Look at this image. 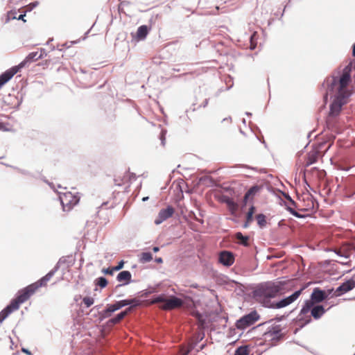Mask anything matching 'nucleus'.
Masks as SVG:
<instances>
[{"label":"nucleus","mask_w":355,"mask_h":355,"mask_svg":"<svg viewBox=\"0 0 355 355\" xmlns=\"http://www.w3.org/2000/svg\"><path fill=\"white\" fill-rule=\"evenodd\" d=\"M166 295L163 294V293L155 295L151 298V303L156 304V303H159V302H162L164 304L165 300H166Z\"/></svg>","instance_id":"31"},{"label":"nucleus","mask_w":355,"mask_h":355,"mask_svg":"<svg viewBox=\"0 0 355 355\" xmlns=\"http://www.w3.org/2000/svg\"><path fill=\"white\" fill-rule=\"evenodd\" d=\"M19 71L20 69L19 67L15 65L1 73L0 74V85L3 87L8 81H10L12 78Z\"/></svg>","instance_id":"11"},{"label":"nucleus","mask_w":355,"mask_h":355,"mask_svg":"<svg viewBox=\"0 0 355 355\" xmlns=\"http://www.w3.org/2000/svg\"><path fill=\"white\" fill-rule=\"evenodd\" d=\"M250 350L247 345H241L238 347L235 351L234 355H249Z\"/></svg>","instance_id":"29"},{"label":"nucleus","mask_w":355,"mask_h":355,"mask_svg":"<svg viewBox=\"0 0 355 355\" xmlns=\"http://www.w3.org/2000/svg\"><path fill=\"white\" fill-rule=\"evenodd\" d=\"M261 187L257 184L251 187L245 193V201H252L254 196L260 191Z\"/></svg>","instance_id":"23"},{"label":"nucleus","mask_w":355,"mask_h":355,"mask_svg":"<svg viewBox=\"0 0 355 355\" xmlns=\"http://www.w3.org/2000/svg\"><path fill=\"white\" fill-rule=\"evenodd\" d=\"M305 287H302L295 292H293L291 295L283 297L278 301H273L272 304H270V309H279L282 308H284L293 302H294L300 296L302 291L304 290Z\"/></svg>","instance_id":"8"},{"label":"nucleus","mask_w":355,"mask_h":355,"mask_svg":"<svg viewBox=\"0 0 355 355\" xmlns=\"http://www.w3.org/2000/svg\"><path fill=\"white\" fill-rule=\"evenodd\" d=\"M128 180L131 183L132 181H135L137 179L136 174L134 173H130L129 169L128 170Z\"/></svg>","instance_id":"45"},{"label":"nucleus","mask_w":355,"mask_h":355,"mask_svg":"<svg viewBox=\"0 0 355 355\" xmlns=\"http://www.w3.org/2000/svg\"><path fill=\"white\" fill-rule=\"evenodd\" d=\"M40 53L38 55V58H40V59L46 58L48 55V52L46 51V50L45 49L41 48L40 49Z\"/></svg>","instance_id":"44"},{"label":"nucleus","mask_w":355,"mask_h":355,"mask_svg":"<svg viewBox=\"0 0 355 355\" xmlns=\"http://www.w3.org/2000/svg\"><path fill=\"white\" fill-rule=\"evenodd\" d=\"M205 337V334H198L197 338H196V345H197L198 343L200 342Z\"/></svg>","instance_id":"49"},{"label":"nucleus","mask_w":355,"mask_h":355,"mask_svg":"<svg viewBox=\"0 0 355 355\" xmlns=\"http://www.w3.org/2000/svg\"><path fill=\"white\" fill-rule=\"evenodd\" d=\"M15 12H13L12 10L8 12L7 19L6 20V23H8L10 19H17V20H21L24 22H26V19L24 17H26V12H24L22 14H20L18 17H16L15 15Z\"/></svg>","instance_id":"27"},{"label":"nucleus","mask_w":355,"mask_h":355,"mask_svg":"<svg viewBox=\"0 0 355 355\" xmlns=\"http://www.w3.org/2000/svg\"><path fill=\"white\" fill-rule=\"evenodd\" d=\"M256 137H257V139L258 140H259L261 143H263V144H266V142H265V140L263 139V136L259 137V136L257 135V136H256Z\"/></svg>","instance_id":"58"},{"label":"nucleus","mask_w":355,"mask_h":355,"mask_svg":"<svg viewBox=\"0 0 355 355\" xmlns=\"http://www.w3.org/2000/svg\"><path fill=\"white\" fill-rule=\"evenodd\" d=\"M153 260V254L150 252H144L139 256V261L141 263H146Z\"/></svg>","instance_id":"26"},{"label":"nucleus","mask_w":355,"mask_h":355,"mask_svg":"<svg viewBox=\"0 0 355 355\" xmlns=\"http://www.w3.org/2000/svg\"><path fill=\"white\" fill-rule=\"evenodd\" d=\"M256 210H257V209H256V207H255L253 205H252L250 207V208H249V209H248V214H252V215L254 216V213H255Z\"/></svg>","instance_id":"48"},{"label":"nucleus","mask_w":355,"mask_h":355,"mask_svg":"<svg viewBox=\"0 0 355 355\" xmlns=\"http://www.w3.org/2000/svg\"><path fill=\"white\" fill-rule=\"evenodd\" d=\"M12 167L13 168H15V170H17L19 173H21L22 175H28V176H31L33 178H35V176L32 173H31L30 171H28L26 169L20 168H18L16 166H12Z\"/></svg>","instance_id":"36"},{"label":"nucleus","mask_w":355,"mask_h":355,"mask_svg":"<svg viewBox=\"0 0 355 355\" xmlns=\"http://www.w3.org/2000/svg\"><path fill=\"white\" fill-rule=\"evenodd\" d=\"M284 328L280 324H272L268 325L266 331L263 334L265 339H268L272 343H279L282 340L286 335L283 332Z\"/></svg>","instance_id":"5"},{"label":"nucleus","mask_w":355,"mask_h":355,"mask_svg":"<svg viewBox=\"0 0 355 355\" xmlns=\"http://www.w3.org/2000/svg\"><path fill=\"white\" fill-rule=\"evenodd\" d=\"M154 292V290L153 289H151L150 291L148 290H144L142 291V295L141 296L144 297H147L150 293H153Z\"/></svg>","instance_id":"47"},{"label":"nucleus","mask_w":355,"mask_h":355,"mask_svg":"<svg viewBox=\"0 0 355 355\" xmlns=\"http://www.w3.org/2000/svg\"><path fill=\"white\" fill-rule=\"evenodd\" d=\"M206 182H209L211 184H213L214 182L212 178H211L209 176H202L198 179L196 185L200 186L201 184H205Z\"/></svg>","instance_id":"32"},{"label":"nucleus","mask_w":355,"mask_h":355,"mask_svg":"<svg viewBox=\"0 0 355 355\" xmlns=\"http://www.w3.org/2000/svg\"><path fill=\"white\" fill-rule=\"evenodd\" d=\"M324 295V290H322L319 287H315L313 288L310 295V298L304 302L298 315V320L302 322L300 325V328H303L304 326L311 322L312 320L311 317H304V315L309 313V308L313 306V304H319L324 300H327V296Z\"/></svg>","instance_id":"3"},{"label":"nucleus","mask_w":355,"mask_h":355,"mask_svg":"<svg viewBox=\"0 0 355 355\" xmlns=\"http://www.w3.org/2000/svg\"><path fill=\"white\" fill-rule=\"evenodd\" d=\"M39 4V2L38 1H33L30 3V6H31L32 8H34L35 7H37Z\"/></svg>","instance_id":"53"},{"label":"nucleus","mask_w":355,"mask_h":355,"mask_svg":"<svg viewBox=\"0 0 355 355\" xmlns=\"http://www.w3.org/2000/svg\"><path fill=\"white\" fill-rule=\"evenodd\" d=\"M35 291L36 290L31 284L18 291L15 298L12 299L10 302L14 304L15 308L19 309L20 305L28 300L31 296L35 293Z\"/></svg>","instance_id":"6"},{"label":"nucleus","mask_w":355,"mask_h":355,"mask_svg":"<svg viewBox=\"0 0 355 355\" xmlns=\"http://www.w3.org/2000/svg\"><path fill=\"white\" fill-rule=\"evenodd\" d=\"M188 217H189L190 218H192L198 222H200L201 224H203V223H204L203 220H200L198 218V216H196V213L193 211H190L189 212Z\"/></svg>","instance_id":"39"},{"label":"nucleus","mask_w":355,"mask_h":355,"mask_svg":"<svg viewBox=\"0 0 355 355\" xmlns=\"http://www.w3.org/2000/svg\"><path fill=\"white\" fill-rule=\"evenodd\" d=\"M355 288V279L350 278L343 282L335 291V296L339 297Z\"/></svg>","instance_id":"9"},{"label":"nucleus","mask_w":355,"mask_h":355,"mask_svg":"<svg viewBox=\"0 0 355 355\" xmlns=\"http://www.w3.org/2000/svg\"><path fill=\"white\" fill-rule=\"evenodd\" d=\"M285 318H286V315H280V316L277 315L274 319L270 320H268V321H267V322H266L264 323H262V324H259V326L265 325V324H269L273 320H275L277 322H280V321L283 320Z\"/></svg>","instance_id":"38"},{"label":"nucleus","mask_w":355,"mask_h":355,"mask_svg":"<svg viewBox=\"0 0 355 355\" xmlns=\"http://www.w3.org/2000/svg\"><path fill=\"white\" fill-rule=\"evenodd\" d=\"M209 98H205L203 103L199 106L200 107H206L209 103Z\"/></svg>","instance_id":"52"},{"label":"nucleus","mask_w":355,"mask_h":355,"mask_svg":"<svg viewBox=\"0 0 355 355\" xmlns=\"http://www.w3.org/2000/svg\"><path fill=\"white\" fill-rule=\"evenodd\" d=\"M183 300L173 295H170L168 297H166L164 303V308L167 309H171L182 306Z\"/></svg>","instance_id":"14"},{"label":"nucleus","mask_w":355,"mask_h":355,"mask_svg":"<svg viewBox=\"0 0 355 355\" xmlns=\"http://www.w3.org/2000/svg\"><path fill=\"white\" fill-rule=\"evenodd\" d=\"M234 239H235L239 245L243 246L248 247L250 245V236L243 235L241 232L234 234Z\"/></svg>","instance_id":"21"},{"label":"nucleus","mask_w":355,"mask_h":355,"mask_svg":"<svg viewBox=\"0 0 355 355\" xmlns=\"http://www.w3.org/2000/svg\"><path fill=\"white\" fill-rule=\"evenodd\" d=\"M259 318L260 315L256 310H254L237 320L235 326L238 329L244 330L247 327L254 324Z\"/></svg>","instance_id":"7"},{"label":"nucleus","mask_w":355,"mask_h":355,"mask_svg":"<svg viewBox=\"0 0 355 355\" xmlns=\"http://www.w3.org/2000/svg\"><path fill=\"white\" fill-rule=\"evenodd\" d=\"M38 52L37 51H33L28 54V55L17 66L19 67V69L21 70L22 68L25 67L27 64L36 61L39 59L38 58Z\"/></svg>","instance_id":"19"},{"label":"nucleus","mask_w":355,"mask_h":355,"mask_svg":"<svg viewBox=\"0 0 355 355\" xmlns=\"http://www.w3.org/2000/svg\"><path fill=\"white\" fill-rule=\"evenodd\" d=\"M116 280L121 284L117 285L116 288L126 286L134 282L132 280V274L129 270L120 271L116 275Z\"/></svg>","instance_id":"13"},{"label":"nucleus","mask_w":355,"mask_h":355,"mask_svg":"<svg viewBox=\"0 0 355 355\" xmlns=\"http://www.w3.org/2000/svg\"><path fill=\"white\" fill-rule=\"evenodd\" d=\"M130 309L129 308L116 314L113 318H110L108 320V324H116L119 323L125 318V316L126 315L127 313L130 311Z\"/></svg>","instance_id":"25"},{"label":"nucleus","mask_w":355,"mask_h":355,"mask_svg":"<svg viewBox=\"0 0 355 355\" xmlns=\"http://www.w3.org/2000/svg\"><path fill=\"white\" fill-rule=\"evenodd\" d=\"M102 272L107 275H113L114 272L112 270V267H108L106 268H103Z\"/></svg>","instance_id":"43"},{"label":"nucleus","mask_w":355,"mask_h":355,"mask_svg":"<svg viewBox=\"0 0 355 355\" xmlns=\"http://www.w3.org/2000/svg\"><path fill=\"white\" fill-rule=\"evenodd\" d=\"M286 209L293 216L297 218H303L305 216L302 214H300L299 212L296 211L293 207H291L289 205H287L285 204Z\"/></svg>","instance_id":"33"},{"label":"nucleus","mask_w":355,"mask_h":355,"mask_svg":"<svg viewBox=\"0 0 355 355\" xmlns=\"http://www.w3.org/2000/svg\"><path fill=\"white\" fill-rule=\"evenodd\" d=\"M22 101H23V97H22V96H21L20 100H19L18 103H17V105H16V107H17V109L19 108V106H20V105L21 104Z\"/></svg>","instance_id":"63"},{"label":"nucleus","mask_w":355,"mask_h":355,"mask_svg":"<svg viewBox=\"0 0 355 355\" xmlns=\"http://www.w3.org/2000/svg\"><path fill=\"white\" fill-rule=\"evenodd\" d=\"M289 204L295 207H297V203L292 198L291 200H290L288 201Z\"/></svg>","instance_id":"57"},{"label":"nucleus","mask_w":355,"mask_h":355,"mask_svg":"<svg viewBox=\"0 0 355 355\" xmlns=\"http://www.w3.org/2000/svg\"><path fill=\"white\" fill-rule=\"evenodd\" d=\"M150 28L148 25H141L138 27L135 34L132 33V37L137 41H141L146 38Z\"/></svg>","instance_id":"17"},{"label":"nucleus","mask_w":355,"mask_h":355,"mask_svg":"<svg viewBox=\"0 0 355 355\" xmlns=\"http://www.w3.org/2000/svg\"><path fill=\"white\" fill-rule=\"evenodd\" d=\"M58 270V266L54 267L52 270H51L47 274H46L44 277L40 279L36 282L32 284L33 287L37 291L39 288L42 287L46 284V283L50 280V279L55 275V273Z\"/></svg>","instance_id":"16"},{"label":"nucleus","mask_w":355,"mask_h":355,"mask_svg":"<svg viewBox=\"0 0 355 355\" xmlns=\"http://www.w3.org/2000/svg\"><path fill=\"white\" fill-rule=\"evenodd\" d=\"M153 251L155 253L158 252L159 251V248L158 246H154L153 248Z\"/></svg>","instance_id":"61"},{"label":"nucleus","mask_w":355,"mask_h":355,"mask_svg":"<svg viewBox=\"0 0 355 355\" xmlns=\"http://www.w3.org/2000/svg\"><path fill=\"white\" fill-rule=\"evenodd\" d=\"M250 223H251L250 222L245 221V223L242 225V227L244 229H247L249 227Z\"/></svg>","instance_id":"54"},{"label":"nucleus","mask_w":355,"mask_h":355,"mask_svg":"<svg viewBox=\"0 0 355 355\" xmlns=\"http://www.w3.org/2000/svg\"><path fill=\"white\" fill-rule=\"evenodd\" d=\"M319 156V151L316 149H312L306 156L305 166L308 167L317 162Z\"/></svg>","instance_id":"22"},{"label":"nucleus","mask_w":355,"mask_h":355,"mask_svg":"<svg viewBox=\"0 0 355 355\" xmlns=\"http://www.w3.org/2000/svg\"><path fill=\"white\" fill-rule=\"evenodd\" d=\"M331 307L325 309L324 306L322 304H313V306L309 308V312L311 313V316L315 320H319Z\"/></svg>","instance_id":"15"},{"label":"nucleus","mask_w":355,"mask_h":355,"mask_svg":"<svg viewBox=\"0 0 355 355\" xmlns=\"http://www.w3.org/2000/svg\"><path fill=\"white\" fill-rule=\"evenodd\" d=\"M69 259H70L69 257H62L58 263L55 265L54 267L58 266V269L60 268V266L64 263H67L68 266H69L71 263V261H69Z\"/></svg>","instance_id":"34"},{"label":"nucleus","mask_w":355,"mask_h":355,"mask_svg":"<svg viewBox=\"0 0 355 355\" xmlns=\"http://www.w3.org/2000/svg\"><path fill=\"white\" fill-rule=\"evenodd\" d=\"M83 302L87 308H89L94 304V300L92 297L86 296L83 297Z\"/></svg>","instance_id":"35"},{"label":"nucleus","mask_w":355,"mask_h":355,"mask_svg":"<svg viewBox=\"0 0 355 355\" xmlns=\"http://www.w3.org/2000/svg\"><path fill=\"white\" fill-rule=\"evenodd\" d=\"M175 212V209L171 205H168L166 208L159 210L157 216L156 217L154 223L158 225L162 223L164 220L171 218Z\"/></svg>","instance_id":"10"},{"label":"nucleus","mask_w":355,"mask_h":355,"mask_svg":"<svg viewBox=\"0 0 355 355\" xmlns=\"http://www.w3.org/2000/svg\"><path fill=\"white\" fill-rule=\"evenodd\" d=\"M205 347H206V344H205V343H204V344H202V345L199 347V349H198L197 351H198V352L201 351V350L204 349Z\"/></svg>","instance_id":"62"},{"label":"nucleus","mask_w":355,"mask_h":355,"mask_svg":"<svg viewBox=\"0 0 355 355\" xmlns=\"http://www.w3.org/2000/svg\"><path fill=\"white\" fill-rule=\"evenodd\" d=\"M253 220H254V216L252 214H248L247 212L246 215H245V221L252 223V222H253Z\"/></svg>","instance_id":"46"},{"label":"nucleus","mask_w":355,"mask_h":355,"mask_svg":"<svg viewBox=\"0 0 355 355\" xmlns=\"http://www.w3.org/2000/svg\"><path fill=\"white\" fill-rule=\"evenodd\" d=\"M94 284L101 288H104L107 286L108 281L104 276H101L94 280Z\"/></svg>","instance_id":"28"},{"label":"nucleus","mask_w":355,"mask_h":355,"mask_svg":"<svg viewBox=\"0 0 355 355\" xmlns=\"http://www.w3.org/2000/svg\"><path fill=\"white\" fill-rule=\"evenodd\" d=\"M282 194L286 200H288V201H289L290 200H291L292 198L288 193L282 191Z\"/></svg>","instance_id":"51"},{"label":"nucleus","mask_w":355,"mask_h":355,"mask_svg":"<svg viewBox=\"0 0 355 355\" xmlns=\"http://www.w3.org/2000/svg\"><path fill=\"white\" fill-rule=\"evenodd\" d=\"M72 195L71 193H69L68 194H65L64 197L60 196V203L63 207V210L66 211L65 206L68 207V209L69 210L72 206V203L75 205L76 202H72Z\"/></svg>","instance_id":"24"},{"label":"nucleus","mask_w":355,"mask_h":355,"mask_svg":"<svg viewBox=\"0 0 355 355\" xmlns=\"http://www.w3.org/2000/svg\"><path fill=\"white\" fill-rule=\"evenodd\" d=\"M334 252L339 257H344L345 259L349 258V254L348 252H343L341 250H336Z\"/></svg>","instance_id":"42"},{"label":"nucleus","mask_w":355,"mask_h":355,"mask_svg":"<svg viewBox=\"0 0 355 355\" xmlns=\"http://www.w3.org/2000/svg\"><path fill=\"white\" fill-rule=\"evenodd\" d=\"M130 305L131 307H137L139 305V301L135 299H125L115 302L114 304H107L105 309L99 313V319L101 321L109 318L112 314L121 309V308Z\"/></svg>","instance_id":"4"},{"label":"nucleus","mask_w":355,"mask_h":355,"mask_svg":"<svg viewBox=\"0 0 355 355\" xmlns=\"http://www.w3.org/2000/svg\"><path fill=\"white\" fill-rule=\"evenodd\" d=\"M218 260L224 266L229 267L234 262V254L230 251L223 250L218 254Z\"/></svg>","instance_id":"12"},{"label":"nucleus","mask_w":355,"mask_h":355,"mask_svg":"<svg viewBox=\"0 0 355 355\" xmlns=\"http://www.w3.org/2000/svg\"><path fill=\"white\" fill-rule=\"evenodd\" d=\"M21 351H22L24 353L26 354L27 355H31V351H30L29 349H26V348H24V347H23V348L21 349Z\"/></svg>","instance_id":"56"},{"label":"nucleus","mask_w":355,"mask_h":355,"mask_svg":"<svg viewBox=\"0 0 355 355\" xmlns=\"http://www.w3.org/2000/svg\"><path fill=\"white\" fill-rule=\"evenodd\" d=\"M224 202L227 205L229 211L230 212L231 215L234 216H239V214H238L239 205L238 202L234 201L232 198L225 196Z\"/></svg>","instance_id":"18"},{"label":"nucleus","mask_w":355,"mask_h":355,"mask_svg":"<svg viewBox=\"0 0 355 355\" xmlns=\"http://www.w3.org/2000/svg\"><path fill=\"white\" fill-rule=\"evenodd\" d=\"M256 220L257 221V225L260 228H263L266 227L267 224L266 216L263 214H259L256 216Z\"/></svg>","instance_id":"30"},{"label":"nucleus","mask_w":355,"mask_h":355,"mask_svg":"<svg viewBox=\"0 0 355 355\" xmlns=\"http://www.w3.org/2000/svg\"><path fill=\"white\" fill-rule=\"evenodd\" d=\"M166 130H162L160 135H159V139L161 141L162 146H164L165 141H166Z\"/></svg>","instance_id":"41"},{"label":"nucleus","mask_w":355,"mask_h":355,"mask_svg":"<svg viewBox=\"0 0 355 355\" xmlns=\"http://www.w3.org/2000/svg\"><path fill=\"white\" fill-rule=\"evenodd\" d=\"M225 121H230L231 123L232 122V117L231 116H228V117L224 118L223 119L222 122H225Z\"/></svg>","instance_id":"60"},{"label":"nucleus","mask_w":355,"mask_h":355,"mask_svg":"<svg viewBox=\"0 0 355 355\" xmlns=\"http://www.w3.org/2000/svg\"><path fill=\"white\" fill-rule=\"evenodd\" d=\"M14 304L10 302L9 304L0 311V323H2L14 311L17 310Z\"/></svg>","instance_id":"20"},{"label":"nucleus","mask_w":355,"mask_h":355,"mask_svg":"<svg viewBox=\"0 0 355 355\" xmlns=\"http://www.w3.org/2000/svg\"><path fill=\"white\" fill-rule=\"evenodd\" d=\"M286 281L266 282L259 284L252 291V297L259 300L266 308H270L272 298L283 293L286 288Z\"/></svg>","instance_id":"2"},{"label":"nucleus","mask_w":355,"mask_h":355,"mask_svg":"<svg viewBox=\"0 0 355 355\" xmlns=\"http://www.w3.org/2000/svg\"><path fill=\"white\" fill-rule=\"evenodd\" d=\"M125 261L123 260H121L118 262L117 265L115 266H112V270L114 272L119 271L124 267Z\"/></svg>","instance_id":"40"},{"label":"nucleus","mask_w":355,"mask_h":355,"mask_svg":"<svg viewBox=\"0 0 355 355\" xmlns=\"http://www.w3.org/2000/svg\"><path fill=\"white\" fill-rule=\"evenodd\" d=\"M352 56L355 58V43L352 45Z\"/></svg>","instance_id":"64"},{"label":"nucleus","mask_w":355,"mask_h":355,"mask_svg":"<svg viewBox=\"0 0 355 355\" xmlns=\"http://www.w3.org/2000/svg\"><path fill=\"white\" fill-rule=\"evenodd\" d=\"M333 291H334V288H329L327 291H325V295H324L327 296V300L329 299V296H330V295H331Z\"/></svg>","instance_id":"50"},{"label":"nucleus","mask_w":355,"mask_h":355,"mask_svg":"<svg viewBox=\"0 0 355 355\" xmlns=\"http://www.w3.org/2000/svg\"><path fill=\"white\" fill-rule=\"evenodd\" d=\"M352 69H355V60L350 61L342 70L337 69L333 71L322 83V86L326 89L324 101H327L328 95L332 98L325 120L326 128L331 131L336 132L338 129L343 107L348 103L352 94V89L349 86Z\"/></svg>","instance_id":"1"},{"label":"nucleus","mask_w":355,"mask_h":355,"mask_svg":"<svg viewBox=\"0 0 355 355\" xmlns=\"http://www.w3.org/2000/svg\"><path fill=\"white\" fill-rule=\"evenodd\" d=\"M248 201H245V198L243 197L242 201L241 202V203H239V211H238V214H239V216L241 214V213L243 212L246 205H247V203H248Z\"/></svg>","instance_id":"37"},{"label":"nucleus","mask_w":355,"mask_h":355,"mask_svg":"<svg viewBox=\"0 0 355 355\" xmlns=\"http://www.w3.org/2000/svg\"><path fill=\"white\" fill-rule=\"evenodd\" d=\"M155 261L157 263H163V259L162 257H155Z\"/></svg>","instance_id":"55"},{"label":"nucleus","mask_w":355,"mask_h":355,"mask_svg":"<svg viewBox=\"0 0 355 355\" xmlns=\"http://www.w3.org/2000/svg\"><path fill=\"white\" fill-rule=\"evenodd\" d=\"M42 180L46 182V184H48L51 188H53V183L51 182H49L45 178H42Z\"/></svg>","instance_id":"59"}]
</instances>
